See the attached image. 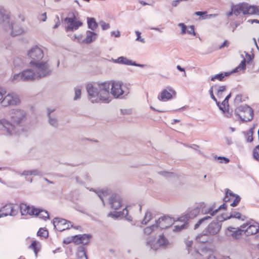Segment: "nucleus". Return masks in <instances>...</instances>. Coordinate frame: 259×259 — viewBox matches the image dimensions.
<instances>
[{
	"instance_id": "423d86ee",
	"label": "nucleus",
	"mask_w": 259,
	"mask_h": 259,
	"mask_svg": "<svg viewBox=\"0 0 259 259\" xmlns=\"http://www.w3.org/2000/svg\"><path fill=\"white\" fill-rule=\"evenodd\" d=\"M234 14L236 16L239 15L241 12L244 15H252L257 14L258 12V7L249 5L246 3H242L236 5L234 9Z\"/></svg>"
},
{
	"instance_id": "052dcab7",
	"label": "nucleus",
	"mask_w": 259,
	"mask_h": 259,
	"mask_svg": "<svg viewBox=\"0 0 259 259\" xmlns=\"http://www.w3.org/2000/svg\"><path fill=\"white\" fill-rule=\"evenodd\" d=\"M159 174L165 177H171L174 175L172 172H169L165 171H160L159 172Z\"/></svg>"
},
{
	"instance_id": "2f4dec72",
	"label": "nucleus",
	"mask_w": 259,
	"mask_h": 259,
	"mask_svg": "<svg viewBox=\"0 0 259 259\" xmlns=\"http://www.w3.org/2000/svg\"><path fill=\"white\" fill-rule=\"evenodd\" d=\"M88 25L89 28L95 30L98 27V24L94 18H88Z\"/></svg>"
},
{
	"instance_id": "20e7f679",
	"label": "nucleus",
	"mask_w": 259,
	"mask_h": 259,
	"mask_svg": "<svg viewBox=\"0 0 259 259\" xmlns=\"http://www.w3.org/2000/svg\"><path fill=\"white\" fill-rule=\"evenodd\" d=\"M30 64L35 70L37 79L45 77L51 72L49 66L47 62L39 61L35 62L34 61H30Z\"/></svg>"
},
{
	"instance_id": "69168bd1",
	"label": "nucleus",
	"mask_w": 259,
	"mask_h": 259,
	"mask_svg": "<svg viewBox=\"0 0 259 259\" xmlns=\"http://www.w3.org/2000/svg\"><path fill=\"white\" fill-rule=\"evenodd\" d=\"M101 27L103 30H107L110 28V24L109 23H106L104 22H102Z\"/></svg>"
},
{
	"instance_id": "cd10ccee",
	"label": "nucleus",
	"mask_w": 259,
	"mask_h": 259,
	"mask_svg": "<svg viewBox=\"0 0 259 259\" xmlns=\"http://www.w3.org/2000/svg\"><path fill=\"white\" fill-rule=\"evenodd\" d=\"M48 118L49 123L51 126L55 128H57L58 126V120L56 116L54 115H50V113H49Z\"/></svg>"
},
{
	"instance_id": "c85d7f7f",
	"label": "nucleus",
	"mask_w": 259,
	"mask_h": 259,
	"mask_svg": "<svg viewBox=\"0 0 259 259\" xmlns=\"http://www.w3.org/2000/svg\"><path fill=\"white\" fill-rule=\"evenodd\" d=\"M114 62L126 65H132L133 61L128 60L127 58L124 57H118L117 59H115L114 60Z\"/></svg>"
},
{
	"instance_id": "5fc2aeb1",
	"label": "nucleus",
	"mask_w": 259,
	"mask_h": 259,
	"mask_svg": "<svg viewBox=\"0 0 259 259\" xmlns=\"http://www.w3.org/2000/svg\"><path fill=\"white\" fill-rule=\"evenodd\" d=\"M37 243L36 241H33L29 246V248L32 249L35 254L37 253Z\"/></svg>"
},
{
	"instance_id": "4468645a",
	"label": "nucleus",
	"mask_w": 259,
	"mask_h": 259,
	"mask_svg": "<svg viewBox=\"0 0 259 259\" xmlns=\"http://www.w3.org/2000/svg\"><path fill=\"white\" fill-rule=\"evenodd\" d=\"M220 222L219 220L212 221L205 228L204 230L205 232L210 236H213L217 234L220 232L222 224Z\"/></svg>"
},
{
	"instance_id": "0e129e2a",
	"label": "nucleus",
	"mask_w": 259,
	"mask_h": 259,
	"mask_svg": "<svg viewBox=\"0 0 259 259\" xmlns=\"http://www.w3.org/2000/svg\"><path fill=\"white\" fill-rule=\"evenodd\" d=\"M82 37V35L81 34H79L78 35H77L76 34H73L72 36H71V38L72 40H77L78 41L81 40Z\"/></svg>"
},
{
	"instance_id": "338daca9",
	"label": "nucleus",
	"mask_w": 259,
	"mask_h": 259,
	"mask_svg": "<svg viewBox=\"0 0 259 259\" xmlns=\"http://www.w3.org/2000/svg\"><path fill=\"white\" fill-rule=\"evenodd\" d=\"M75 180H76V182L79 184H80V185H84V181H83L82 179L79 176H77L75 177Z\"/></svg>"
},
{
	"instance_id": "c03bdc74",
	"label": "nucleus",
	"mask_w": 259,
	"mask_h": 259,
	"mask_svg": "<svg viewBox=\"0 0 259 259\" xmlns=\"http://www.w3.org/2000/svg\"><path fill=\"white\" fill-rule=\"evenodd\" d=\"M37 234L38 236L43 237L45 238L48 236V232L47 230H45L43 228H40L37 232Z\"/></svg>"
},
{
	"instance_id": "a878e982",
	"label": "nucleus",
	"mask_w": 259,
	"mask_h": 259,
	"mask_svg": "<svg viewBox=\"0 0 259 259\" xmlns=\"http://www.w3.org/2000/svg\"><path fill=\"white\" fill-rule=\"evenodd\" d=\"M158 98L161 101L168 100L172 98V95L166 89H164L161 92Z\"/></svg>"
},
{
	"instance_id": "1a4fd4ad",
	"label": "nucleus",
	"mask_w": 259,
	"mask_h": 259,
	"mask_svg": "<svg viewBox=\"0 0 259 259\" xmlns=\"http://www.w3.org/2000/svg\"><path fill=\"white\" fill-rule=\"evenodd\" d=\"M20 103V100L18 96L15 93H8L3 98L1 101V105L4 107L9 106H17Z\"/></svg>"
},
{
	"instance_id": "7c9ffc66",
	"label": "nucleus",
	"mask_w": 259,
	"mask_h": 259,
	"mask_svg": "<svg viewBox=\"0 0 259 259\" xmlns=\"http://www.w3.org/2000/svg\"><path fill=\"white\" fill-rule=\"evenodd\" d=\"M35 215L39 216L40 218H42L46 220L47 219H49V215L47 211L41 209H36V212H35Z\"/></svg>"
},
{
	"instance_id": "5701e85b",
	"label": "nucleus",
	"mask_w": 259,
	"mask_h": 259,
	"mask_svg": "<svg viewBox=\"0 0 259 259\" xmlns=\"http://www.w3.org/2000/svg\"><path fill=\"white\" fill-rule=\"evenodd\" d=\"M211 219V216L207 215L200 219L194 225V229L195 230L198 229L200 226L204 227Z\"/></svg>"
},
{
	"instance_id": "dca6fc26",
	"label": "nucleus",
	"mask_w": 259,
	"mask_h": 259,
	"mask_svg": "<svg viewBox=\"0 0 259 259\" xmlns=\"http://www.w3.org/2000/svg\"><path fill=\"white\" fill-rule=\"evenodd\" d=\"M109 204L112 209L117 210L121 206L120 197L116 194H113L109 198Z\"/></svg>"
},
{
	"instance_id": "bf43d9fd",
	"label": "nucleus",
	"mask_w": 259,
	"mask_h": 259,
	"mask_svg": "<svg viewBox=\"0 0 259 259\" xmlns=\"http://www.w3.org/2000/svg\"><path fill=\"white\" fill-rule=\"evenodd\" d=\"M8 18L7 15L3 14V12L0 11V24L2 23V21H7Z\"/></svg>"
},
{
	"instance_id": "f704fd0d",
	"label": "nucleus",
	"mask_w": 259,
	"mask_h": 259,
	"mask_svg": "<svg viewBox=\"0 0 259 259\" xmlns=\"http://www.w3.org/2000/svg\"><path fill=\"white\" fill-rule=\"evenodd\" d=\"M235 196L236 195L235 194L227 189L226 192L225 197L224 198V201L225 202L229 201L233 199Z\"/></svg>"
},
{
	"instance_id": "49530a36",
	"label": "nucleus",
	"mask_w": 259,
	"mask_h": 259,
	"mask_svg": "<svg viewBox=\"0 0 259 259\" xmlns=\"http://www.w3.org/2000/svg\"><path fill=\"white\" fill-rule=\"evenodd\" d=\"M21 213L22 215H26V211L28 209V205L24 203H21L19 206Z\"/></svg>"
},
{
	"instance_id": "2eb2a0df",
	"label": "nucleus",
	"mask_w": 259,
	"mask_h": 259,
	"mask_svg": "<svg viewBox=\"0 0 259 259\" xmlns=\"http://www.w3.org/2000/svg\"><path fill=\"white\" fill-rule=\"evenodd\" d=\"M91 238V236L90 235L84 234L72 236V240L76 244H82L86 245L89 243Z\"/></svg>"
},
{
	"instance_id": "9b49d317",
	"label": "nucleus",
	"mask_w": 259,
	"mask_h": 259,
	"mask_svg": "<svg viewBox=\"0 0 259 259\" xmlns=\"http://www.w3.org/2000/svg\"><path fill=\"white\" fill-rule=\"evenodd\" d=\"M53 225L56 229L60 232L68 229L70 227H73V225L71 222L58 218L54 219Z\"/></svg>"
},
{
	"instance_id": "f257e3e1",
	"label": "nucleus",
	"mask_w": 259,
	"mask_h": 259,
	"mask_svg": "<svg viewBox=\"0 0 259 259\" xmlns=\"http://www.w3.org/2000/svg\"><path fill=\"white\" fill-rule=\"evenodd\" d=\"M10 120L0 119V128L8 135H19L23 131V123L26 120V113L22 109H12L9 112Z\"/></svg>"
},
{
	"instance_id": "9d476101",
	"label": "nucleus",
	"mask_w": 259,
	"mask_h": 259,
	"mask_svg": "<svg viewBox=\"0 0 259 259\" xmlns=\"http://www.w3.org/2000/svg\"><path fill=\"white\" fill-rule=\"evenodd\" d=\"M28 57L32 59L31 61L37 62L40 61L44 57V52L37 46L32 47L27 52Z\"/></svg>"
},
{
	"instance_id": "58836bf2",
	"label": "nucleus",
	"mask_w": 259,
	"mask_h": 259,
	"mask_svg": "<svg viewBox=\"0 0 259 259\" xmlns=\"http://www.w3.org/2000/svg\"><path fill=\"white\" fill-rule=\"evenodd\" d=\"M152 219L151 213L149 211L145 213V217L142 221V223L146 225Z\"/></svg>"
},
{
	"instance_id": "a19ab883",
	"label": "nucleus",
	"mask_w": 259,
	"mask_h": 259,
	"mask_svg": "<svg viewBox=\"0 0 259 259\" xmlns=\"http://www.w3.org/2000/svg\"><path fill=\"white\" fill-rule=\"evenodd\" d=\"M226 90V87L225 85L220 86L218 88L217 92V96L218 98H221L223 97V93Z\"/></svg>"
},
{
	"instance_id": "39448f33",
	"label": "nucleus",
	"mask_w": 259,
	"mask_h": 259,
	"mask_svg": "<svg viewBox=\"0 0 259 259\" xmlns=\"http://www.w3.org/2000/svg\"><path fill=\"white\" fill-rule=\"evenodd\" d=\"M130 93L126 84L121 81L112 82L111 93L116 98H120L121 96H127Z\"/></svg>"
},
{
	"instance_id": "412c9836",
	"label": "nucleus",
	"mask_w": 259,
	"mask_h": 259,
	"mask_svg": "<svg viewBox=\"0 0 259 259\" xmlns=\"http://www.w3.org/2000/svg\"><path fill=\"white\" fill-rule=\"evenodd\" d=\"M202 207L201 212L203 214H210V216H213L217 213V210H214V204L211 206H206L204 203L201 204Z\"/></svg>"
},
{
	"instance_id": "a18cd8bd",
	"label": "nucleus",
	"mask_w": 259,
	"mask_h": 259,
	"mask_svg": "<svg viewBox=\"0 0 259 259\" xmlns=\"http://www.w3.org/2000/svg\"><path fill=\"white\" fill-rule=\"evenodd\" d=\"M36 208H35L34 207H30V206L28 205V209H27L26 211V215L29 214V215H35V212H36Z\"/></svg>"
},
{
	"instance_id": "e433bc0d",
	"label": "nucleus",
	"mask_w": 259,
	"mask_h": 259,
	"mask_svg": "<svg viewBox=\"0 0 259 259\" xmlns=\"http://www.w3.org/2000/svg\"><path fill=\"white\" fill-rule=\"evenodd\" d=\"M11 80L14 83H16L20 81H23L22 72L19 73L15 74L12 77Z\"/></svg>"
},
{
	"instance_id": "6ab92c4d",
	"label": "nucleus",
	"mask_w": 259,
	"mask_h": 259,
	"mask_svg": "<svg viewBox=\"0 0 259 259\" xmlns=\"http://www.w3.org/2000/svg\"><path fill=\"white\" fill-rule=\"evenodd\" d=\"M8 215H15L13 207L11 204H7L3 207L0 210V218L6 217Z\"/></svg>"
},
{
	"instance_id": "4d7b16f0",
	"label": "nucleus",
	"mask_w": 259,
	"mask_h": 259,
	"mask_svg": "<svg viewBox=\"0 0 259 259\" xmlns=\"http://www.w3.org/2000/svg\"><path fill=\"white\" fill-rule=\"evenodd\" d=\"M30 175L33 176H42V173L40 171H39L37 169H32L30 170Z\"/></svg>"
},
{
	"instance_id": "7ed1b4c3",
	"label": "nucleus",
	"mask_w": 259,
	"mask_h": 259,
	"mask_svg": "<svg viewBox=\"0 0 259 259\" xmlns=\"http://www.w3.org/2000/svg\"><path fill=\"white\" fill-rule=\"evenodd\" d=\"M235 114L243 122L251 121L253 118V110L247 105L239 106L235 110Z\"/></svg>"
},
{
	"instance_id": "f3484780",
	"label": "nucleus",
	"mask_w": 259,
	"mask_h": 259,
	"mask_svg": "<svg viewBox=\"0 0 259 259\" xmlns=\"http://www.w3.org/2000/svg\"><path fill=\"white\" fill-rule=\"evenodd\" d=\"M22 73L23 81H31L37 79L35 72L31 69H25L22 71Z\"/></svg>"
},
{
	"instance_id": "de8ad7c7",
	"label": "nucleus",
	"mask_w": 259,
	"mask_h": 259,
	"mask_svg": "<svg viewBox=\"0 0 259 259\" xmlns=\"http://www.w3.org/2000/svg\"><path fill=\"white\" fill-rule=\"evenodd\" d=\"M253 156L255 159L259 161V145L253 151Z\"/></svg>"
},
{
	"instance_id": "79ce46f5",
	"label": "nucleus",
	"mask_w": 259,
	"mask_h": 259,
	"mask_svg": "<svg viewBox=\"0 0 259 259\" xmlns=\"http://www.w3.org/2000/svg\"><path fill=\"white\" fill-rule=\"evenodd\" d=\"M155 228H157L156 224L151 226L147 227L144 230V233L146 235L150 234Z\"/></svg>"
},
{
	"instance_id": "8fccbe9b",
	"label": "nucleus",
	"mask_w": 259,
	"mask_h": 259,
	"mask_svg": "<svg viewBox=\"0 0 259 259\" xmlns=\"http://www.w3.org/2000/svg\"><path fill=\"white\" fill-rule=\"evenodd\" d=\"M185 244L186 245V248L188 250V253H191V249L192 248V245L193 244V241L192 240H186L185 241Z\"/></svg>"
},
{
	"instance_id": "c9c22d12",
	"label": "nucleus",
	"mask_w": 259,
	"mask_h": 259,
	"mask_svg": "<svg viewBox=\"0 0 259 259\" xmlns=\"http://www.w3.org/2000/svg\"><path fill=\"white\" fill-rule=\"evenodd\" d=\"M246 69V60L245 59H244L240 63V64L238 65V67H237L236 68H235L233 71H232L231 72H238L239 70H244Z\"/></svg>"
},
{
	"instance_id": "6e6552de",
	"label": "nucleus",
	"mask_w": 259,
	"mask_h": 259,
	"mask_svg": "<svg viewBox=\"0 0 259 259\" xmlns=\"http://www.w3.org/2000/svg\"><path fill=\"white\" fill-rule=\"evenodd\" d=\"M69 17H66L64 19L65 22L67 25L65 27L66 32L74 31L78 29L82 25V23L80 21L76 20V17L74 13L69 14Z\"/></svg>"
},
{
	"instance_id": "09e8293b",
	"label": "nucleus",
	"mask_w": 259,
	"mask_h": 259,
	"mask_svg": "<svg viewBox=\"0 0 259 259\" xmlns=\"http://www.w3.org/2000/svg\"><path fill=\"white\" fill-rule=\"evenodd\" d=\"M81 94V89L78 88H75V96L74 97V100H77L80 98Z\"/></svg>"
},
{
	"instance_id": "72a5a7b5",
	"label": "nucleus",
	"mask_w": 259,
	"mask_h": 259,
	"mask_svg": "<svg viewBox=\"0 0 259 259\" xmlns=\"http://www.w3.org/2000/svg\"><path fill=\"white\" fill-rule=\"evenodd\" d=\"M253 130H254L253 127L250 128L249 130V131L247 132V133L245 134V137L247 142H251L253 141V138L252 135L253 133Z\"/></svg>"
},
{
	"instance_id": "774afa93",
	"label": "nucleus",
	"mask_w": 259,
	"mask_h": 259,
	"mask_svg": "<svg viewBox=\"0 0 259 259\" xmlns=\"http://www.w3.org/2000/svg\"><path fill=\"white\" fill-rule=\"evenodd\" d=\"M121 112L123 115H129L132 113L131 109H121Z\"/></svg>"
},
{
	"instance_id": "4be33fe9",
	"label": "nucleus",
	"mask_w": 259,
	"mask_h": 259,
	"mask_svg": "<svg viewBox=\"0 0 259 259\" xmlns=\"http://www.w3.org/2000/svg\"><path fill=\"white\" fill-rule=\"evenodd\" d=\"M97 35H98L96 33L88 30L86 32V37L82 40V42L85 44H90L97 39Z\"/></svg>"
},
{
	"instance_id": "b1692460",
	"label": "nucleus",
	"mask_w": 259,
	"mask_h": 259,
	"mask_svg": "<svg viewBox=\"0 0 259 259\" xmlns=\"http://www.w3.org/2000/svg\"><path fill=\"white\" fill-rule=\"evenodd\" d=\"M245 218V216H243V218H242L241 214L240 212L232 211L231 212V214L230 216L224 217L222 215L221 217H219V220L220 222H222L224 220L229 219L230 218H236L238 219H241L242 220H244Z\"/></svg>"
},
{
	"instance_id": "0eeeda50",
	"label": "nucleus",
	"mask_w": 259,
	"mask_h": 259,
	"mask_svg": "<svg viewBox=\"0 0 259 259\" xmlns=\"http://www.w3.org/2000/svg\"><path fill=\"white\" fill-rule=\"evenodd\" d=\"M7 21H2V23L5 30L10 32L12 36H16L21 34L23 32V29L20 26L19 24L10 22V17L8 15Z\"/></svg>"
},
{
	"instance_id": "ea45409f",
	"label": "nucleus",
	"mask_w": 259,
	"mask_h": 259,
	"mask_svg": "<svg viewBox=\"0 0 259 259\" xmlns=\"http://www.w3.org/2000/svg\"><path fill=\"white\" fill-rule=\"evenodd\" d=\"M209 94H210V97L211 98L216 102V104L217 105H218V106L219 107V109L220 110H222V106L220 105V103L219 102H218L217 101V100L216 99V98L215 97V96H214L213 95V86H211L209 90Z\"/></svg>"
},
{
	"instance_id": "603ef678",
	"label": "nucleus",
	"mask_w": 259,
	"mask_h": 259,
	"mask_svg": "<svg viewBox=\"0 0 259 259\" xmlns=\"http://www.w3.org/2000/svg\"><path fill=\"white\" fill-rule=\"evenodd\" d=\"M178 26L180 27L181 29V34H184L186 33L187 26L184 23H180L178 24Z\"/></svg>"
},
{
	"instance_id": "3c124183",
	"label": "nucleus",
	"mask_w": 259,
	"mask_h": 259,
	"mask_svg": "<svg viewBox=\"0 0 259 259\" xmlns=\"http://www.w3.org/2000/svg\"><path fill=\"white\" fill-rule=\"evenodd\" d=\"M233 199L234 200L233 202L231 203L230 205L231 206L235 207L238 205L241 198L238 195H236Z\"/></svg>"
},
{
	"instance_id": "864d4df0",
	"label": "nucleus",
	"mask_w": 259,
	"mask_h": 259,
	"mask_svg": "<svg viewBox=\"0 0 259 259\" xmlns=\"http://www.w3.org/2000/svg\"><path fill=\"white\" fill-rule=\"evenodd\" d=\"M135 33L137 35V38L136 39V41H140L142 43H145V39L141 37V33L139 31H136Z\"/></svg>"
},
{
	"instance_id": "6e6d98bb",
	"label": "nucleus",
	"mask_w": 259,
	"mask_h": 259,
	"mask_svg": "<svg viewBox=\"0 0 259 259\" xmlns=\"http://www.w3.org/2000/svg\"><path fill=\"white\" fill-rule=\"evenodd\" d=\"M188 225V223H184V224H183V225H182L181 226H179V225L175 226V230L177 231H181V230H182L183 229L186 228L187 227Z\"/></svg>"
},
{
	"instance_id": "a211bd4d",
	"label": "nucleus",
	"mask_w": 259,
	"mask_h": 259,
	"mask_svg": "<svg viewBox=\"0 0 259 259\" xmlns=\"http://www.w3.org/2000/svg\"><path fill=\"white\" fill-rule=\"evenodd\" d=\"M248 224L247 228L245 230L244 229V231L245 234L249 236L258 233L257 237L259 239V225L257 223L255 225H251L250 223Z\"/></svg>"
},
{
	"instance_id": "c756f323",
	"label": "nucleus",
	"mask_w": 259,
	"mask_h": 259,
	"mask_svg": "<svg viewBox=\"0 0 259 259\" xmlns=\"http://www.w3.org/2000/svg\"><path fill=\"white\" fill-rule=\"evenodd\" d=\"M200 209L197 207L191 211H190L189 213L185 215V218L187 219H192L196 217L199 213Z\"/></svg>"
},
{
	"instance_id": "bb28decb",
	"label": "nucleus",
	"mask_w": 259,
	"mask_h": 259,
	"mask_svg": "<svg viewBox=\"0 0 259 259\" xmlns=\"http://www.w3.org/2000/svg\"><path fill=\"white\" fill-rule=\"evenodd\" d=\"M232 72H226L225 73H221L220 74H215L211 77V80L214 81L215 80H219V81H223L224 78L225 76H229Z\"/></svg>"
},
{
	"instance_id": "680f3d73",
	"label": "nucleus",
	"mask_w": 259,
	"mask_h": 259,
	"mask_svg": "<svg viewBox=\"0 0 259 259\" xmlns=\"http://www.w3.org/2000/svg\"><path fill=\"white\" fill-rule=\"evenodd\" d=\"M222 110H221L223 111V113L225 114V116L226 117L229 118L231 117V113L229 112L228 108L224 109L222 106Z\"/></svg>"
},
{
	"instance_id": "473e14b6",
	"label": "nucleus",
	"mask_w": 259,
	"mask_h": 259,
	"mask_svg": "<svg viewBox=\"0 0 259 259\" xmlns=\"http://www.w3.org/2000/svg\"><path fill=\"white\" fill-rule=\"evenodd\" d=\"M77 256L78 257L77 259H87L84 247L80 246L78 248Z\"/></svg>"
},
{
	"instance_id": "4c0bfd02",
	"label": "nucleus",
	"mask_w": 259,
	"mask_h": 259,
	"mask_svg": "<svg viewBox=\"0 0 259 259\" xmlns=\"http://www.w3.org/2000/svg\"><path fill=\"white\" fill-rule=\"evenodd\" d=\"M168 241L163 235L160 236L157 241V244H158L159 246L166 245Z\"/></svg>"
},
{
	"instance_id": "f8f14e48",
	"label": "nucleus",
	"mask_w": 259,
	"mask_h": 259,
	"mask_svg": "<svg viewBox=\"0 0 259 259\" xmlns=\"http://www.w3.org/2000/svg\"><path fill=\"white\" fill-rule=\"evenodd\" d=\"M248 225V223L243 224L242 225L240 226L241 229L239 228H235L232 227H229L227 228L226 234L228 236L232 237V238H233L234 239H238L242 235L243 232L244 231V229Z\"/></svg>"
},
{
	"instance_id": "aec40b11",
	"label": "nucleus",
	"mask_w": 259,
	"mask_h": 259,
	"mask_svg": "<svg viewBox=\"0 0 259 259\" xmlns=\"http://www.w3.org/2000/svg\"><path fill=\"white\" fill-rule=\"evenodd\" d=\"M90 191L95 192L101 200L103 205H105L104 198L107 197L110 193V191L108 189L97 190L91 188L90 189Z\"/></svg>"
},
{
	"instance_id": "13d9d810",
	"label": "nucleus",
	"mask_w": 259,
	"mask_h": 259,
	"mask_svg": "<svg viewBox=\"0 0 259 259\" xmlns=\"http://www.w3.org/2000/svg\"><path fill=\"white\" fill-rule=\"evenodd\" d=\"M242 95L241 94H239V95H237L236 97H235V99L234 100V103L235 104H239L240 103L243 102V100L242 99Z\"/></svg>"
},
{
	"instance_id": "f03ea898",
	"label": "nucleus",
	"mask_w": 259,
	"mask_h": 259,
	"mask_svg": "<svg viewBox=\"0 0 259 259\" xmlns=\"http://www.w3.org/2000/svg\"><path fill=\"white\" fill-rule=\"evenodd\" d=\"M110 83L104 82L101 83H95L88 84L86 89L89 95V99L92 103L101 101L108 103L110 99L109 90Z\"/></svg>"
},
{
	"instance_id": "e2e57ef3",
	"label": "nucleus",
	"mask_w": 259,
	"mask_h": 259,
	"mask_svg": "<svg viewBox=\"0 0 259 259\" xmlns=\"http://www.w3.org/2000/svg\"><path fill=\"white\" fill-rule=\"evenodd\" d=\"M187 33L189 34H192L193 35H196V33L194 31V26L193 25H191L188 29L187 30Z\"/></svg>"
},
{
	"instance_id": "ddd939ff",
	"label": "nucleus",
	"mask_w": 259,
	"mask_h": 259,
	"mask_svg": "<svg viewBox=\"0 0 259 259\" xmlns=\"http://www.w3.org/2000/svg\"><path fill=\"white\" fill-rule=\"evenodd\" d=\"M174 222V220L167 215L161 217L158 220L155 221L156 225L157 227L161 229H166L170 227Z\"/></svg>"
},
{
	"instance_id": "393cba45",
	"label": "nucleus",
	"mask_w": 259,
	"mask_h": 259,
	"mask_svg": "<svg viewBox=\"0 0 259 259\" xmlns=\"http://www.w3.org/2000/svg\"><path fill=\"white\" fill-rule=\"evenodd\" d=\"M196 240L201 243L208 242L210 240V235L207 234L205 231H203V233L198 235L196 237Z\"/></svg>"
},
{
	"instance_id": "37998d69",
	"label": "nucleus",
	"mask_w": 259,
	"mask_h": 259,
	"mask_svg": "<svg viewBox=\"0 0 259 259\" xmlns=\"http://www.w3.org/2000/svg\"><path fill=\"white\" fill-rule=\"evenodd\" d=\"M128 211L126 209V208H124L123 209V211L122 212H120V213L118 215H116L114 214H113L112 212H110L108 214V216L109 217H112L113 218H117L118 216L122 215V217H126L127 215Z\"/></svg>"
}]
</instances>
